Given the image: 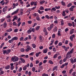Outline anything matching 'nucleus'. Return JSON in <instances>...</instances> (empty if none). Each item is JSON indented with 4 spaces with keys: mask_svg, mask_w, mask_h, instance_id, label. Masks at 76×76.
<instances>
[{
    "mask_svg": "<svg viewBox=\"0 0 76 76\" xmlns=\"http://www.w3.org/2000/svg\"><path fill=\"white\" fill-rule=\"evenodd\" d=\"M74 32V31H72V30H70L69 32L70 34V35H72V34H73V32Z\"/></svg>",
    "mask_w": 76,
    "mask_h": 76,
    "instance_id": "obj_56",
    "label": "nucleus"
},
{
    "mask_svg": "<svg viewBox=\"0 0 76 76\" xmlns=\"http://www.w3.org/2000/svg\"><path fill=\"white\" fill-rule=\"evenodd\" d=\"M39 28H40V26H37V27L36 28V31H38V30L39 29Z\"/></svg>",
    "mask_w": 76,
    "mask_h": 76,
    "instance_id": "obj_44",
    "label": "nucleus"
},
{
    "mask_svg": "<svg viewBox=\"0 0 76 76\" xmlns=\"http://www.w3.org/2000/svg\"><path fill=\"white\" fill-rule=\"evenodd\" d=\"M67 58H66H66H65L63 60V61L64 62H65L66 61H67Z\"/></svg>",
    "mask_w": 76,
    "mask_h": 76,
    "instance_id": "obj_50",
    "label": "nucleus"
},
{
    "mask_svg": "<svg viewBox=\"0 0 76 76\" xmlns=\"http://www.w3.org/2000/svg\"><path fill=\"white\" fill-rule=\"evenodd\" d=\"M26 47L27 49L25 50L26 52H28V51H30V50H31V47L29 45H27L26 46Z\"/></svg>",
    "mask_w": 76,
    "mask_h": 76,
    "instance_id": "obj_3",
    "label": "nucleus"
},
{
    "mask_svg": "<svg viewBox=\"0 0 76 76\" xmlns=\"http://www.w3.org/2000/svg\"><path fill=\"white\" fill-rule=\"evenodd\" d=\"M34 6H37V1L34 2Z\"/></svg>",
    "mask_w": 76,
    "mask_h": 76,
    "instance_id": "obj_55",
    "label": "nucleus"
},
{
    "mask_svg": "<svg viewBox=\"0 0 76 76\" xmlns=\"http://www.w3.org/2000/svg\"><path fill=\"white\" fill-rule=\"evenodd\" d=\"M68 49H69V47L68 46L65 48V49L64 50L65 51H67Z\"/></svg>",
    "mask_w": 76,
    "mask_h": 76,
    "instance_id": "obj_37",
    "label": "nucleus"
},
{
    "mask_svg": "<svg viewBox=\"0 0 76 76\" xmlns=\"http://www.w3.org/2000/svg\"><path fill=\"white\" fill-rule=\"evenodd\" d=\"M32 32V30L28 29L27 31V33L28 34H30Z\"/></svg>",
    "mask_w": 76,
    "mask_h": 76,
    "instance_id": "obj_13",
    "label": "nucleus"
},
{
    "mask_svg": "<svg viewBox=\"0 0 76 76\" xmlns=\"http://www.w3.org/2000/svg\"><path fill=\"white\" fill-rule=\"evenodd\" d=\"M70 57H71V56L70 55L69 53L68 52L66 55V58H70Z\"/></svg>",
    "mask_w": 76,
    "mask_h": 76,
    "instance_id": "obj_8",
    "label": "nucleus"
},
{
    "mask_svg": "<svg viewBox=\"0 0 76 76\" xmlns=\"http://www.w3.org/2000/svg\"><path fill=\"white\" fill-rule=\"evenodd\" d=\"M72 76H75L76 75V72H74L72 73Z\"/></svg>",
    "mask_w": 76,
    "mask_h": 76,
    "instance_id": "obj_63",
    "label": "nucleus"
},
{
    "mask_svg": "<svg viewBox=\"0 0 76 76\" xmlns=\"http://www.w3.org/2000/svg\"><path fill=\"white\" fill-rule=\"evenodd\" d=\"M51 10V9L50 8H46L45 10L46 12H48V11L49 10Z\"/></svg>",
    "mask_w": 76,
    "mask_h": 76,
    "instance_id": "obj_28",
    "label": "nucleus"
},
{
    "mask_svg": "<svg viewBox=\"0 0 76 76\" xmlns=\"http://www.w3.org/2000/svg\"><path fill=\"white\" fill-rule=\"evenodd\" d=\"M62 15L64 16H66V13H65V11H63Z\"/></svg>",
    "mask_w": 76,
    "mask_h": 76,
    "instance_id": "obj_39",
    "label": "nucleus"
},
{
    "mask_svg": "<svg viewBox=\"0 0 76 76\" xmlns=\"http://www.w3.org/2000/svg\"><path fill=\"white\" fill-rule=\"evenodd\" d=\"M27 22L28 24H31V23H32V21L30 20L29 21H28Z\"/></svg>",
    "mask_w": 76,
    "mask_h": 76,
    "instance_id": "obj_54",
    "label": "nucleus"
},
{
    "mask_svg": "<svg viewBox=\"0 0 76 76\" xmlns=\"http://www.w3.org/2000/svg\"><path fill=\"white\" fill-rule=\"evenodd\" d=\"M23 37H20L19 39L20 41H23Z\"/></svg>",
    "mask_w": 76,
    "mask_h": 76,
    "instance_id": "obj_60",
    "label": "nucleus"
},
{
    "mask_svg": "<svg viewBox=\"0 0 76 76\" xmlns=\"http://www.w3.org/2000/svg\"><path fill=\"white\" fill-rule=\"evenodd\" d=\"M13 40H12V39L11 40H9V43H12V42H13Z\"/></svg>",
    "mask_w": 76,
    "mask_h": 76,
    "instance_id": "obj_46",
    "label": "nucleus"
},
{
    "mask_svg": "<svg viewBox=\"0 0 76 76\" xmlns=\"http://www.w3.org/2000/svg\"><path fill=\"white\" fill-rule=\"evenodd\" d=\"M69 39H70L71 41H73V38L72 37V36H70L69 37Z\"/></svg>",
    "mask_w": 76,
    "mask_h": 76,
    "instance_id": "obj_38",
    "label": "nucleus"
},
{
    "mask_svg": "<svg viewBox=\"0 0 76 76\" xmlns=\"http://www.w3.org/2000/svg\"><path fill=\"white\" fill-rule=\"evenodd\" d=\"M18 3H17L16 4L15 3H14L12 4L13 7L12 8L13 9L16 8V6H18Z\"/></svg>",
    "mask_w": 76,
    "mask_h": 76,
    "instance_id": "obj_6",
    "label": "nucleus"
},
{
    "mask_svg": "<svg viewBox=\"0 0 76 76\" xmlns=\"http://www.w3.org/2000/svg\"><path fill=\"white\" fill-rule=\"evenodd\" d=\"M57 27L56 26L54 28L53 30V32H57Z\"/></svg>",
    "mask_w": 76,
    "mask_h": 76,
    "instance_id": "obj_10",
    "label": "nucleus"
},
{
    "mask_svg": "<svg viewBox=\"0 0 76 76\" xmlns=\"http://www.w3.org/2000/svg\"><path fill=\"white\" fill-rule=\"evenodd\" d=\"M32 71L33 72H35V68L34 67H33L32 68Z\"/></svg>",
    "mask_w": 76,
    "mask_h": 76,
    "instance_id": "obj_43",
    "label": "nucleus"
},
{
    "mask_svg": "<svg viewBox=\"0 0 76 76\" xmlns=\"http://www.w3.org/2000/svg\"><path fill=\"white\" fill-rule=\"evenodd\" d=\"M74 8H76V6H72L71 7L69 8L70 11H73V9Z\"/></svg>",
    "mask_w": 76,
    "mask_h": 76,
    "instance_id": "obj_5",
    "label": "nucleus"
},
{
    "mask_svg": "<svg viewBox=\"0 0 76 76\" xmlns=\"http://www.w3.org/2000/svg\"><path fill=\"white\" fill-rule=\"evenodd\" d=\"M13 25L16 26H18V24L16 23V22H14L13 23Z\"/></svg>",
    "mask_w": 76,
    "mask_h": 76,
    "instance_id": "obj_33",
    "label": "nucleus"
},
{
    "mask_svg": "<svg viewBox=\"0 0 76 76\" xmlns=\"http://www.w3.org/2000/svg\"><path fill=\"white\" fill-rule=\"evenodd\" d=\"M19 11V9H17L14 12H12L11 15H15V14H17L18 13V12Z\"/></svg>",
    "mask_w": 76,
    "mask_h": 76,
    "instance_id": "obj_7",
    "label": "nucleus"
},
{
    "mask_svg": "<svg viewBox=\"0 0 76 76\" xmlns=\"http://www.w3.org/2000/svg\"><path fill=\"white\" fill-rule=\"evenodd\" d=\"M32 45L33 48H36V45L35 44H32Z\"/></svg>",
    "mask_w": 76,
    "mask_h": 76,
    "instance_id": "obj_30",
    "label": "nucleus"
},
{
    "mask_svg": "<svg viewBox=\"0 0 76 76\" xmlns=\"http://www.w3.org/2000/svg\"><path fill=\"white\" fill-rule=\"evenodd\" d=\"M0 72L1 75H3L4 74V71H3V69L0 68Z\"/></svg>",
    "mask_w": 76,
    "mask_h": 76,
    "instance_id": "obj_9",
    "label": "nucleus"
},
{
    "mask_svg": "<svg viewBox=\"0 0 76 76\" xmlns=\"http://www.w3.org/2000/svg\"><path fill=\"white\" fill-rule=\"evenodd\" d=\"M0 3L1 4V5H4V4H5V2H4V0H3L0 1Z\"/></svg>",
    "mask_w": 76,
    "mask_h": 76,
    "instance_id": "obj_15",
    "label": "nucleus"
},
{
    "mask_svg": "<svg viewBox=\"0 0 76 76\" xmlns=\"http://www.w3.org/2000/svg\"><path fill=\"white\" fill-rule=\"evenodd\" d=\"M57 51V50H56V48H53V51L55 52H56V51Z\"/></svg>",
    "mask_w": 76,
    "mask_h": 76,
    "instance_id": "obj_45",
    "label": "nucleus"
},
{
    "mask_svg": "<svg viewBox=\"0 0 76 76\" xmlns=\"http://www.w3.org/2000/svg\"><path fill=\"white\" fill-rule=\"evenodd\" d=\"M12 39L13 41L14 40H17L18 39V38L17 37H13Z\"/></svg>",
    "mask_w": 76,
    "mask_h": 76,
    "instance_id": "obj_16",
    "label": "nucleus"
},
{
    "mask_svg": "<svg viewBox=\"0 0 76 76\" xmlns=\"http://www.w3.org/2000/svg\"><path fill=\"white\" fill-rule=\"evenodd\" d=\"M72 5V4L71 3H69L67 5V7H70Z\"/></svg>",
    "mask_w": 76,
    "mask_h": 76,
    "instance_id": "obj_26",
    "label": "nucleus"
},
{
    "mask_svg": "<svg viewBox=\"0 0 76 76\" xmlns=\"http://www.w3.org/2000/svg\"><path fill=\"white\" fill-rule=\"evenodd\" d=\"M11 60L13 62H16L19 60V58L18 57L15 56L14 57L12 58Z\"/></svg>",
    "mask_w": 76,
    "mask_h": 76,
    "instance_id": "obj_1",
    "label": "nucleus"
},
{
    "mask_svg": "<svg viewBox=\"0 0 76 76\" xmlns=\"http://www.w3.org/2000/svg\"><path fill=\"white\" fill-rule=\"evenodd\" d=\"M68 25L69 26H72V24L71 23H68Z\"/></svg>",
    "mask_w": 76,
    "mask_h": 76,
    "instance_id": "obj_51",
    "label": "nucleus"
},
{
    "mask_svg": "<svg viewBox=\"0 0 76 76\" xmlns=\"http://www.w3.org/2000/svg\"><path fill=\"white\" fill-rule=\"evenodd\" d=\"M7 6H5L3 8L2 10V12H7Z\"/></svg>",
    "mask_w": 76,
    "mask_h": 76,
    "instance_id": "obj_4",
    "label": "nucleus"
},
{
    "mask_svg": "<svg viewBox=\"0 0 76 76\" xmlns=\"http://www.w3.org/2000/svg\"><path fill=\"white\" fill-rule=\"evenodd\" d=\"M51 10V12H53V11H56V7L53 8Z\"/></svg>",
    "mask_w": 76,
    "mask_h": 76,
    "instance_id": "obj_23",
    "label": "nucleus"
},
{
    "mask_svg": "<svg viewBox=\"0 0 76 76\" xmlns=\"http://www.w3.org/2000/svg\"><path fill=\"white\" fill-rule=\"evenodd\" d=\"M36 19L37 20H40V18H39V17L38 16L37 17Z\"/></svg>",
    "mask_w": 76,
    "mask_h": 76,
    "instance_id": "obj_52",
    "label": "nucleus"
},
{
    "mask_svg": "<svg viewBox=\"0 0 76 76\" xmlns=\"http://www.w3.org/2000/svg\"><path fill=\"white\" fill-rule=\"evenodd\" d=\"M47 51H48V50L47 49H44L43 50V53H47Z\"/></svg>",
    "mask_w": 76,
    "mask_h": 76,
    "instance_id": "obj_22",
    "label": "nucleus"
},
{
    "mask_svg": "<svg viewBox=\"0 0 76 76\" xmlns=\"http://www.w3.org/2000/svg\"><path fill=\"white\" fill-rule=\"evenodd\" d=\"M57 44H58V40H56L55 42V45H57Z\"/></svg>",
    "mask_w": 76,
    "mask_h": 76,
    "instance_id": "obj_64",
    "label": "nucleus"
},
{
    "mask_svg": "<svg viewBox=\"0 0 76 76\" xmlns=\"http://www.w3.org/2000/svg\"><path fill=\"white\" fill-rule=\"evenodd\" d=\"M23 70H26L27 69V67H26V65L23 67Z\"/></svg>",
    "mask_w": 76,
    "mask_h": 76,
    "instance_id": "obj_21",
    "label": "nucleus"
},
{
    "mask_svg": "<svg viewBox=\"0 0 76 76\" xmlns=\"http://www.w3.org/2000/svg\"><path fill=\"white\" fill-rule=\"evenodd\" d=\"M53 26H54V24H52L50 25V27L51 29H53Z\"/></svg>",
    "mask_w": 76,
    "mask_h": 76,
    "instance_id": "obj_53",
    "label": "nucleus"
},
{
    "mask_svg": "<svg viewBox=\"0 0 76 76\" xmlns=\"http://www.w3.org/2000/svg\"><path fill=\"white\" fill-rule=\"evenodd\" d=\"M20 51H21V52H25V50L23 48H21L20 49Z\"/></svg>",
    "mask_w": 76,
    "mask_h": 76,
    "instance_id": "obj_24",
    "label": "nucleus"
},
{
    "mask_svg": "<svg viewBox=\"0 0 76 76\" xmlns=\"http://www.w3.org/2000/svg\"><path fill=\"white\" fill-rule=\"evenodd\" d=\"M12 28H10L9 29H8L6 30V32H11L12 31Z\"/></svg>",
    "mask_w": 76,
    "mask_h": 76,
    "instance_id": "obj_14",
    "label": "nucleus"
},
{
    "mask_svg": "<svg viewBox=\"0 0 76 76\" xmlns=\"http://www.w3.org/2000/svg\"><path fill=\"white\" fill-rule=\"evenodd\" d=\"M57 57V54H55L53 56V58H56Z\"/></svg>",
    "mask_w": 76,
    "mask_h": 76,
    "instance_id": "obj_40",
    "label": "nucleus"
},
{
    "mask_svg": "<svg viewBox=\"0 0 76 76\" xmlns=\"http://www.w3.org/2000/svg\"><path fill=\"white\" fill-rule=\"evenodd\" d=\"M39 9H40V10H44V7H41L39 8Z\"/></svg>",
    "mask_w": 76,
    "mask_h": 76,
    "instance_id": "obj_49",
    "label": "nucleus"
},
{
    "mask_svg": "<svg viewBox=\"0 0 76 76\" xmlns=\"http://www.w3.org/2000/svg\"><path fill=\"white\" fill-rule=\"evenodd\" d=\"M55 8L56 9H59L60 8V6H58V7L56 6Z\"/></svg>",
    "mask_w": 76,
    "mask_h": 76,
    "instance_id": "obj_57",
    "label": "nucleus"
},
{
    "mask_svg": "<svg viewBox=\"0 0 76 76\" xmlns=\"http://www.w3.org/2000/svg\"><path fill=\"white\" fill-rule=\"evenodd\" d=\"M39 38L40 40H42V36L41 35H40L39 36Z\"/></svg>",
    "mask_w": 76,
    "mask_h": 76,
    "instance_id": "obj_48",
    "label": "nucleus"
},
{
    "mask_svg": "<svg viewBox=\"0 0 76 76\" xmlns=\"http://www.w3.org/2000/svg\"><path fill=\"white\" fill-rule=\"evenodd\" d=\"M38 12L39 13H40V14H42V13H44V11H40L39 10H38Z\"/></svg>",
    "mask_w": 76,
    "mask_h": 76,
    "instance_id": "obj_25",
    "label": "nucleus"
},
{
    "mask_svg": "<svg viewBox=\"0 0 76 76\" xmlns=\"http://www.w3.org/2000/svg\"><path fill=\"white\" fill-rule=\"evenodd\" d=\"M13 18H14L15 20H17L18 18V16L16 15Z\"/></svg>",
    "mask_w": 76,
    "mask_h": 76,
    "instance_id": "obj_32",
    "label": "nucleus"
},
{
    "mask_svg": "<svg viewBox=\"0 0 76 76\" xmlns=\"http://www.w3.org/2000/svg\"><path fill=\"white\" fill-rule=\"evenodd\" d=\"M4 28H6V27H7V23H4Z\"/></svg>",
    "mask_w": 76,
    "mask_h": 76,
    "instance_id": "obj_29",
    "label": "nucleus"
},
{
    "mask_svg": "<svg viewBox=\"0 0 76 76\" xmlns=\"http://www.w3.org/2000/svg\"><path fill=\"white\" fill-rule=\"evenodd\" d=\"M58 36H59V37H61V31H58Z\"/></svg>",
    "mask_w": 76,
    "mask_h": 76,
    "instance_id": "obj_12",
    "label": "nucleus"
},
{
    "mask_svg": "<svg viewBox=\"0 0 76 76\" xmlns=\"http://www.w3.org/2000/svg\"><path fill=\"white\" fill-rule=\"evenodd\" d=\"M10 65H8L7 66H6L5 67V69L6 70H7L8 69H10Z\"/></svg>",
    "mask_w": 76,
    "mask_h": 76,
    "instance_id": "obj_20",
    "label": "nucleus"
},
{
    "mask_svg": "<svg viewBox=\"0 0 76 76\" xmlns=\"http://www.w3.org/2000/svg\"><path fill=\"white\" fill-rule=\"evenodd\" d=\"M74 50V48H73L71 50L70 52H69L68 53H69V54H72L73 53V51Z\"/></svg>",
    "mask_w": 76,
    "mask_h": 76,
    "instance_id": "obj_11",
    "label": "nucleus"
},
{
    "mask_svg": "<svg viewBox=\"0 0 76 76\" xmlns=\"http://www.w3.org/2000/svg\"><path fill=\"white\" fill-rule=\"evenodd\" d=\"M20 60L21 61H22V63H24L25 62V60L22 58H20Z\"/></svg>",
    "mask_w": 76,
    "mask_h": 76,
    "instance_id": "obj_19",
    "label": "nucleus"
},
{
    "mask_svg": "<svg viewBox=\"0 0 76 76\" xmlns=\"http://www.w3.org/2000/svg\"><path fill=\"white\" fill-rule=\"evenodd\" d=\"M41 52H39L38 53H36V57H38L39 56V54H41Z\"/></svg>",
    "mask_w": 76,
    "mask_h": 76,
    "instance_id": "obj_17",
    "label": "nucleus"
},
{
    "mask_svg": "<svg viewBox=\"0 0 76 76\" xmlns=\"http://www.w3.org/2000/svg\"><path fill=\"white\" fill-rule=\"evenodd\" d=\"M45 17L48 19H50V17L48 15H45Z\"/></svg>",
    "mask_w": 76,
    "mask_h": 76,
    "instance_id": "obj_41",
    "label": "nucleus"
},
{
    "mask_svg": "<svg viewBox=\"0 0 76 76\" xmlns=\"http://www.w3.org/2000/svg\"><path fill=\"white\" fill-rule=\"evenodd\" d=\"M69 45L71 47H72L73 46V44H72V43L70 42L69 43Z\"/></svg>",
    "mask_w": 76,
    "mask_h": 76,
    "instance_id": "obj_47",
    "label": "nucleus"
},
{
    "mask_svg": "<svg viewBox=\"0 0 76 76\" xmlns=\"http://www.w3.org/2000/svg\"><path fill=\"white\" fill-rule=\"evenodd\" d=\"M11 51V50H10V49H9L7 50H3V53L4 54V55H5V54H9V53H10Z\"/></svg>",
    "mask_w": 76,
    "mask_h": 76,
    "instance_id": "obj_2",
    "label": "nucleus"
},
{
    "mask_svg": "<svg viewBox=\"0 0 76 76\" xmlns=\"http://www.w3.org/2000/svg\"><path fill=\"white\" fill-rule=\"evenodd\" d=\"M42 76H48V75L47 74H45V73H44L42 75Z\"/></svg>",
    "mask_w": 76,
    "mask_h": 76,
    "instance_id": "obj_59",
    "label": "nucleus"
},
{
    "mask_svg": "<svg viewBox=\"0 0 76 76\" xmlns=\"http://www.w3.org/2000/svg\"><path fill=\"white\" fill-rule=\"evenodd\" d=\"M57 67H58V66H55V67H54L53 69V71H54L55 70H56V69H57Z\"/></svg>",
    "mask_w": 76,
    "mask_h": 76,
    "instance_id": "obj_18",
    "label": "nucleus"
},
{
    "mask_svg": "<svg viewBox=\"0 0 76 76\" xmlns=\"http://www.w3.org/2000/svg\"><path fill=\"white\" fill-rule=\"evenodd\" d=\"M44 3H45V0H43L40 2V3L41 4H42Z\"/></svg>",
    "mask_w": 76,
    "mask_h": 76,
    "instance_id": "obj_34",
    "label": "nucleus"
},
{
    "mask_svg": "<svg viewBox=\"0 0 76 76\" xmlns=\"http://www.w3.org/2000/svg\"><path fill=\"white\" fill-rule=\"evenodd\" d=\"M55 37H56V35L55 34H53L52 35V38H55Z\"/></svg>",
    "mask_w": 76,
    "mask_h": 76,
    "instance_id": "obj_61",
    "label": "nucleus"
},
{
    "mask_svg": "<svg viewBox=\"0 0 76 76\" xmlns=\"http://www.w3.org/2000/svg\"><path fill=\"white\" fill-rule=\"evenodd\" d=\"M73 69H71L69 71V74H71V73H72V72H73Z\"/></svg>",
    "mask_w": 76,
    "mask_h": 76,
    "instance_id": "obj_42",
    "label": "nucleus"
},
{
    "mask_svg": "<svg viewBox=\"0 0 76 76\" xmlns=\"http://www.w3.org/2000/svg\"><path fill=\"white\" fill-rule=\"evenodd\" d=\"M69 42V41L67 40H66L65 41V44H66V45L67 44H68V43Z\"/></svg>",
    "mask_w": 76,
    "mask_h": 76,
    "instance_id": "obj_58",
    "label": "nucleus"
},
{
    "mask_svg": "<svg viewBox=\"0 0 76 76\" xmlns=\"http://www.w3.org/2000/svg\"><path fill=\"white\" fill-rule=\"evenodd\" d=\"M61 3L63 6H65V4H66L65 3V2H64L63 1H61Z\"/></svg>",
    "mask_w": 76,
    "mask_h": 76,
    "instance_id": "obj_35",
    "label": "nucleus"
},
{
    "mask_svg": "<svg viewBox=\"0 0 76 76\" xmlns=\"http://www.w3.org/2000/svg\"><path fill=\"white\" fill-rule=\"evenodd\" d=\"M4 45V43H3L1 44V45L0 46V48H1Z\"/></svg>",
    "mask_w": 76,
    "mask_h": 76,
    "instance_id": "obj_36",
    "label": "nucleus"
},
{
    "mask_svg": "<svg viewBox=\"0 0 76 76\" xmlns=\"http://www.w3.org/2000/svg\"><path fill=\"white\" fill-rule=\"evenodd\" d=\"M18 31V29L16 28L15 29L14 32H17Z\"/></svg>",
    "mask_w": 76,
    "mask_h": 76,
    "instance_id": "obj_62",
    "label": "nucleus"
},
{
    "mask_svg": "<svg viewBox=\"0 0 76 76\" xmlns=\"http://www.w3.org/2000/svg\"><path fill=\"white\" fill-rule=\"evenodd\" d=\"M70 60L72 64H73L74 63V60H73V58H71Z\"/></svg>",
    "mask_w": 76,
    "mask_h": 76,
    "instance_id": "obj_31",
    "label": "nucleus"
},
{
    "mask_svg": "<svg viewBox=\"0 0 76 76\" xmlns=\"http://www.w3.org/2000/svg\"><path fill=\"white\" fill-rule=\"evenodd\" d=\"M61 26H63V25H64V21H63V20H61Z\"/></svg>",
    "mask_w": 76,
    "mask_h": 76,
    "instance_id": "obj_27",
    "label": "nucleus"
}]
</instances>
